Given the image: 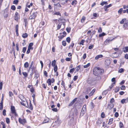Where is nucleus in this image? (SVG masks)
Here are the masks:
<instances>
[{
	"label": "nucleus",
	"instance_id": "1",
	"mask_svg": "<svg viewBox=\"0 0 128 128\" xmlns=\"http://www.w3.org/2000/svg\"><path fill=\"white\" fill-rule=\"evenodd\" d=\"M104 72L103 69L100 68H99L95 67L93 70L94 74L96 76H99Z\"/></svg>",
	"mask_w": 128,
	"mask_h": 128
},
{
	"label": "nucleus",
	"instance_id": "2",
	"mask_svg": "<svg viewBox=\"0 0 128 128\" xmlns=\"http://www.w3.org/2000/svg\"><path fill=\"white\" fill-rule=\"evenodd\" d=\"M20 99L22 100L20 102V104L26 107H27L28 106V104L26 99L25 98H23L22 100L21 98Z\"/></svg>",
	"mask_w": 128,
	"mask_h": 128
},
{
	"label": "nucleus",
	"instance_id": "3",
	"mask_svg": "<svg viewBox=\"0 0 128 128\" xmlns=\"http://www.w3.org/2000/svg\"><path fill=\"white\" fill-rule=\"evenodd\" d=\"M37 14V12H34L32 14L31 13L29 19L31 20L34 19L36 17Z\"/></svg>",
	"mask_w": 128,
	"mask_h": 128
},
{
	"label": "nucleus",
	"instance_id": "4",
	"mask_svg": "<svg viewBox=\"0 0 128 128\" xmlns=\"http://www.w3.org/2000/svg\"><path fill=\"white\" fill-rule=\"evenodd\" d=\"M114 39V38H110L106 39L104 42V44L105 45L108 44L109 42Z\"/></svg>",
	"mask_w": 128,
	"mask_h": 128
},
{
	"label": "nucleus",
	"instance_id": "5",
	"mask_svg": "<svg viewBox=\"0 0 128 128\" xmlns=\"http://www.w3.org/2000/svg\"><path fill=\"white\" fill-rule=\"evenodd\" d=\"M11 112L12 114H14L15 116L17 115V114L16 112L15 108L14 106H11Z\"/></svg>",
	"mask_w": 128,
	"mask_h": 128
},
{
	"label": "nucleus",
	"instance_id": "6",
	"mask_svg": "<svg viewBox=\"0 0 128 128\" xmlns=\"http://www.w3.org/2000/svg\"><path fill=\"white\" fill-rule=\"evenodd\" d=\"M19 18V16L18 13L17 12H16L15 13L14 19L16 21H17Z\"/></svg>",
	"mask_w": 128,
	"mask_h": 128
},
{
	"label": "nucleus",
	"instance_id": "7",
	"mask_svg": "<svg viewBox=\"0 0 128 128\" xmlns=\"http://www.w3.org/2000/svg\"><path fill=\"white\" fill-rule=\"evenodd\" d=\"M18 120L19 122L22 124L26 122V120L25 119H22L20 118H19Z\"/></svg>",
	"mask_w": 128,
	"mask_h": 128
},
{
	"label": "nucleus",
	"instance_id": "8",
	"mask_svg": "<svg viewBox=\"0 0 128 128\" xmlns=\"http://www.w3.org/2000/svg\"><path fill=\"white\" fill-rule=\"evenodd\" d=\"M68 0H59V2L62 4H65L67 2Z\"/></svg>",
	"mask_w": 128,
	"mask_h": 128
},
{
	"label": "nucleus",
	"instance_id": "9",
	"mask_svg": "<svg viewBox=\"0 0 128 128\" xmlns=\"http://www.w3.org/2000/svg\"><path fill=\"white\" fill-rule=\"evenodd\" d=\"M77 99V98H75L73 99V100L70 103L68 106H72L74 102L76 101Z\"/></svg>",
	"mask_w": 128,
	"mask_h": 128
},
{
	"label": "nucleus",
	"instance_id": "10",
	"mask_svg": "<svg viewBox=\"0 0 128 128\" xmlns=\"http://www.w3.org/2000/svg\"><path fill=\"white\" fill-rule=\"evenodd\" d=\"M123 51L124 52H128V46L124 47L123 48Z\"/></svg>",
	"mask_w": 128,
	"mask_h": 128
},
{
	"label": "nucleus",
	"instance_id": "11",
	"mask_svg": "<svg viewBox=\"0 0 128 128\" xmlns=\"http://www.w3.org/2000/svg\"><path fill=\"white\" fill-rule=\"evenodd\" d=\"M121 103L124 104V103H127L128 102V98L126 99H123L121 101Z\"/></svg>",
	"mask_w": 128,
	"mask_h": 128
},
{
	"label": "nucleus",
	"instance_id": "12",
	"mask_svg": "<svg viewBox=\"0 0 128 128\" xmlns=\"http://www.w3.org/2000/svg\"><path fill=\"white\" fill-rule=\"evenodd\" d=\"M103 57V56L102 54H99L95 58L96 60H98L99 58H102Z\"/></svg>",
	"mask_w": 128,
	"mask_h": 128
},
{
	"label": "nucleus",
	"instance_id": "13",
	"mask_svg": "<svg viewBox=\"0 0 128 128\" xmlns=\"http://www.w3.org/2000/svg\"><path fill=\"white\" fill-rule=\"evenodd\" d=\"M105 64L107 66H109L110 63V60H105Z\"/></svg>",
	"mask_w": 128,
	"mask_h": 128
},
{
	"label": "nucleus",
	"instance_id": "14",
	"mask_svg": "<svg viewBox=\"0 0 128 128\" xmlns=\"http://www.w3.org/2000/svg\"><path fill=\"white\" fill-rule=\"evenodd\" d=\"M59 22H65V20L62 18H60L58 20Z\"/></svg>",
	"mask_w": 128,
	"mask_h": 128
},
{
	"label": "nucleus",
	"instance_id": "15",
	"mask_svg": "<svg viewBox=\"0 0 128 128\" xmlns=\"http://www.w3.org/2000/svg\"><path fill=\"white\" fill-rule=\"evenodd\" d=\"M123 26L125 28L127 26L128 27V20H126L125 21Z\"/></svg>",
	"mask_w": 128,
	"mask_h": 128
},
{
	"label": "nucleus",
	"instance_id": "16",
	"mask_svg": "<svg viewBox=\"0 0 128 128\" xmlns=\"http://www.w3.org/2000/svg\"><path fill=\"white\" fill-rule=\"evenodd\" d=\"M33 45V43H30L28 45V48L32 50L33 49V48H32V46Z\"/></svg>",
	"mask_w": 128,
	"mask_h": 128
},
{
	"label": "nucleus",
	"instance_id": "17",
	"mask_svg": "<svg viewBox=\"0 0 128 128\" xmlns=\"http://www.w3.org/2000/svg\"><path fill=\"white\" fill-rule=\"evenodd\" d=\"M49 119L48 118H46L44 119V120L43 122V123H45L48 122Z\"/></svg>",
	"mask_w": 128,
	"mask_h": 128
},
{
	"label": "nucleus",
	"instance_id": "18",
	"mask_svg": "<svg viewBox=\"0 0 128 128\" xmlns=\"http://www.w3.org/2000/svg\"><path fill=\"white\" fill-rule=\"evenodd\" d=\"M95 91V89H94L93 90H92L91 92L89 94V96H92L93 94Z\"/></svg>",
	"mask_w": 128,
	"mask_h": 128
},
{
	"label": "nucleus",
	"instance_id": "19",
	"mask_svg": "<svg viewBox=\"0 0 128 128\" xmlns=\"http://www.w3.org/2000/svg\"><path fill=\"white\" fill-rule=\"evenodd\" d=\"M44 21L41 22L39 26L40 27H41L43 26L44 25Z\"/></svg>",
	"mask_w": 128,
	"mask_h": 128
},
{
	"label": "nucleus",
	"instance_id": "20",
	"mask_svg": "<svg viewBox=\"0 0 128 128\" xmlns=\"http://www.w3.org/2000/svg\"><path fill=\"white\" fill-rule=\"evenodd\" d=\"M29 66L28 63L26 62H25L24 64V66L25 68H27Z\"/></svg>",
	"mask_w": 128,
	"mask_h": 128
},
{
	"label": "nucleus",
	"instance_id": "21",
	"mask_svg": "<svg viewBox=\"0 0 128 128\" xmlns=\"http://www.w3.org/2000/svg\"><path fill=\"white\" fill-rule=\"evenodd\" d=\"M56 61L55 60H53L52 61V64L53 66H54L56 65Z\"/></svg>",
	"mask_w": 128,
	"mask_h": 128
},
{
	"label": "nucleus",
	"instance_id": "22",
	"mask_svg": "<svg viewBox=\"0 0 128 128\" xmlns=\"http://www.w3.org/2000/svg\"><path fill=\"white\" fill-rule=\"evenodd\" d=\"M54 5L56 7H59V8H60L61 7L60 4L58 2L56 4H54Z\"/></svg>",
	"mask_w": 128,
	"mask_h": 128
},
{
	"label": "nucleus",
	"instance_id": "23",
	"mask_svg": "<svg viewBox=\"0 0 128 128\" xmlns=\"http://www.w3.org/2000/svg\"><path fill=\"white\" fill-rule=\"evenodd\" d=\"M108 4V3L107 2L103 1L100 4L102 6H103L104 4Z\"/></svg>",
	"mask_w": 128,
	"mask_h": 128
},
{
	"label": "nucleus",
	"instance_id": "24",
	"mask_svg": "<svg viewBox=\"0 0 128 128\" xmlns=\"http://www.w3.org/2000/svg\"><path fill=\"white\" fill-rule=\"evenodd\" d=\"M77 2L76 0H74L72 2V4L73 5H75L77 3Z\"/></svg>",
	"mask_w": 128,
	"mask_h": 128
},
{
	"label": "nucleus",
	"instance_id": "25",
	"mask_svg": "<svg viewBox=\"0 0 128 128\" xmlns=\"http://www.w3.org/2000/svg\"><path fill=\"white\" fill-rule=\"evenodd\" d=\"M90 65V63H88L87 64H86L84 66V68H88L89 67Z\"/></svg>",
	"mask_w": 128,
	"mask_h": 128
},
{
	"label": "nucleus",
	"instance_id": "26",
	"mask_svg": "<svg viewBox=\"0 0 128 128\" xmlns=\"http://www.w3.org/2000/svg\"><path fill=\"white\" fill-rule=\"evenodd\" d=\"M28 34L26 33L23 34L22 35V37L24 38H26Z\"/></svg>",
	"mask_w": 128,
	"mask_h": 128
},
{
	"label": "nucleus",
	"instance_id": "27",
	"mask_svg": "<svg viewBox=\"0 0 128 128\" xmlns=\"http://www.w3.org/2000/svg\"><path fill=\"white\" fill-rule=\"evenodd\" d=\"M113 120V118H110L109 119L108 123L109 124H110L112 123Z\"/></svg>",
	"mask_w": 128,
	"mask_h": 128
},
{
	"label": "nucleus",
	"instance_id": "28",
	"mask_svg": "<svg viewBox=\"0 0 128 128\" xmlns=\"http://www.w3.org/2000/svg\"><path fill=\"white\" fill-rule=\"evenodd\" d=\"M122 10L123 9L122 8H121L118 10V12L120 14H121Z\"/></svg>",
	"mask_w": 128,
	"mask_h": 128
},
{
	"label": "nucleus",
	"instance_id": "29",
	"mask_svg": "<svg viewBox=\"0 0 128 128\" xmlns=\"http://www.w3.org/2000/svg\"><path fill=\"white\" fill-rule=\"evenodd\" d=\"M114 106V104L113 103H111V104H110L108 105V106L110 107V108H113Z\"/></svg>",
	"mask_w": 128,
	"mask_h": 128
},
{
	"label": "nucleus",
	"instance_id": "30",
	"mask_svg": "<svg viewBox=\"0 0 128 128\" xmlns=\"http://www.w3.org/2000/svg\"><path fill=\"white\" fill-rule=\"evenodd\" d=\"M47 82L48 84L49 85H50L51 84V80L50 79H48L47 81Z\"/></svg>",
	"mask_w": 128,
	"mask_h": 128
},
{
	"label": "nucleus",
	"instance_id": "31",
	"mask_svg": "<svg viewBox=\"0 0 128 128\" xmlns=\"http://www.w3.org/2000/svg\"><path fill=\"white\" fill-rule=\"evenodd\" d=\"M84 40H82L79 43V44L80 45H84Z\"/></svg>",
	"mask_w": 128,
	"mask_h": 128
},
{
	"label": "nucleus",
	"instance_id": "32",
	"mask_svg": "<svg viewBox=\"0 0 128 128\" xmlns=\"http://www.w3.org/2000/svg\"><path fill=\"white\" fill-rule=\"evenodd\" d=\"M126 18H124L122 19V20L120 21V23L121 24H123L125 21H126Z\"/></svg>",
	"mask_w": 128,
	"mask_h": 128
},
{
	"label": "nucleus",
	"instance_id": "33",
	"mask_svg": "<svg viewBox=\"0 0 128 128\" xmlns=\"http://www.w3.org/2000/svg\"><path fill=\"white\" fill-rule=\"evenodd\" d=\"M120 90L119 87H117L115 89V92L116 93L118 92Z\"/></svg>",
	"mask_w": 128,
	"mask_h": 128
},
{
	"label": "nucleus",
	"instance_id": "34",
	"mask_svg": "<svg viewBox=\"0 0 128 128\" xmlns=\"http://www.w3.org/2000/svg\"><path fill=\"white\" fill-rule=\"evenodd\" d=\"M3 105L2 102L0 103V110L3 109Z\"/></svg>",
	"mask_w": 128,
	"mask_h": 128
},
{
	"label": "nucleus",
	"instance_id": "35",
	"mask_svg": "<svg viewBox=\"0 0 128 128\" xmlns=\"http://www.w3.org/2000/svg\"><path fill=\"white\" fill-rule=\"evenodd\" d=\"M62 25V24L60 22L59 23L57 26V29L58 30L61 27V26Z\"/></svg>",
	"mask_w": 128,
	"mask_h": 128
},
{
	"label": "nucleus",
	"instance_id": "36",
	"mask_svg": "<svg viewBox=\"0 0 128 128\" xmlns=\"http://www.w3.org/2000/svg\"><path fill=\"white\" fill-rule=\"evenodd\" d=\"M106 35V34L104 32H102V34H100L99 35V37H100Z\"/></svg>",
	"mask_w": 128,
	"mask_h": 128
},
{
	"label": "nucleus",
	"instance_id": "37",
	"mask_svg": "<svg viewBox=\"0 0 128 128\" xmlns=\"http://www.w3.org/2000/svg\"><path fill=\"white\" fill-rule=\"evenodd\" d=\"M85 19V17L84 16H83L81 20V22L82 23L84 22Z\"/></svg>",
	"mask_w": 128,
	"mask_h": 128
},
{
	"label": "nucleus",
	"instance_id": "38",
	"mask_svg": "<svg viewBox=\"0 0 128 128\" xmlns=\"http://www.w3.org/2000/svg\"><path fill=\"white\" fill-rule=\"evenodd\" d=\"M54 14L55 15H59L60 16H61V15L60 14V12H55Z\"/></svg>",
	"mask_w": 128,
	"mask_h": 128
},
{
	"label": "nucleus",
	"instance_id": "39",
	"mask_svg": "<svg viewBox=\"0 0 128 128\" xmlns=\"http://www.w3.org/2000/svg\"><path fill=\"white\" fill-rule=\"evenodd\" d=\"M6 123L9 124L10 122V119L8 118H6Z\"/></svg>",
	"mask_w": 128,
	"mask_h": 128
},
{
	"label": "nucleus",
	"instance_id": "40",
	"mask_svg": "<svg viewBox=\"0 0 128 128\" xmlns=\"http://www.w3.org/2000/svg\"><path fill=\"white\" fill-rule=\"evenodd\" d=\"M80 66H77L76 68V72H78V70H80Z\"/></svg>",
	"mask_w": 128,
	"mask_h": 128
},
{
	"label": "nucleus",
	"instance_id": "41",
	"mask_svg": "<svg viewBox=\"0 0 128 128\" xmlns=\"http://www.w3.org/2000/svg\"><path fill=\"white\" fill-rule=\"evenodd\" d=\"M124 72V70L122 68H120L118 70V72L120 73H122Z\"/></svg>",
	"mask_w": 128,
	"mask_h": 128
},
{
	"label": "nucleus",
	"instance_id": "42",
	"mask_svg": "<svg viewBox=\"0 0 128 128\" xmlns=\"http://www.w3.org/2000/svg\"><path fill=\"white\" fill-rule=\"evenodd\" d=\"M86 110V109H82L81 112V114H84Z\"/></svg>",
	"mask_w": 128,
	"mask_h": 128
},
{
	"label": "nucleus",
	"instance_id": "43",
	"mask_svg": "<svg viewBox=\"0 0 128 128\" xmlns=\"http://www.w3.org/2000/svg\"><path fill=\"white\" fill-rule=\"evenodd\" d=\"M74 70H75V69L74 68H72L70 70V73H73V72H74Z\"/></svg>",
	"mask_w": 128,
	"mask_h": 128
},
{
	"label": "nucleus",
	"instance_id": "44",
	"mask_svg": "<svg viewBox=\"0 0 128 128\" xmlns=\"http://www.w3.org/2000/svg\"><path fill=\"white\" fill-rule=\"evenodd\" d=\"M22 74L25 77H26L28 76V74L26 72H23Z\"/></svg>",
	"mask_w": 128,
	"mask_h": 128
},
{
	"label": "nucleus",
	"instance_id": "45",
	"mask_svg": "<svg viewBox=\"0 0 128 128\" xmlns=\"http://www.w3.org/2000/svg\"><path fill=\"white\" fill-rule=\"evenodd\" d=\"M54 70L55 72H56L57 70V65L54 66Z\"/></svg>",
	"mask_w": 128,
	"mask_h": 128
},
{
	"label": "nucleus",
	"instance_id": "46",
	"mask_svg": "<svg viewBox=\"0 0 128 128\" xmlns=\"http://www.w3.org/2000/svg\"><path fill=\"white\" fill-rule=\"evenodd\" d=\"M66 41L68 43H70V38L69 37H67L66 38Z\"/></svg>",
	"mask_w": 128,
	"mask_h": 128
},
{
	"label": "nucleus",
	"instance_id": "47",
	"mask_svg": "<svg viewBox=\"0 0 128 128\" xmlns=\"http://www.w3.org/2000/svg\"><path fill=\"white\" fill-rule=\"evenodd\" d=\"M3 83L2 82L0 81V90H1L2 88Z\"/></svg>",
	"mask_w": 128,
	"mask_h": 128
},
{
	"label": "nucleus",
	"instance_id": "48",
	"mask_svg": "<svg viewBox=\"0 0 128 128\" xmlns=\"http://www.w3.org/2000/svg\"><path fill=\"white\" fill-rule=\"evenodd\" d=\"M91 80V78H88L87 82L88 83V84H90L91 83V81H90Z\"/></svg>",
	"mask_w": 128,
	"mask_h": 128
},
{
	"label": "nucleus",
	"instance_id": "49",
	"mask_svg": "<svg viewBox=\"0 0 128 128\" xmlns=\"http://www.w3.org/2000/svg\"><path fill=\"white\" fill-rule=\"evenodd\" d=\"M112 6V4H110L107 5V6H104L105 7L107 8H108L110 7H111Z\"/></svg>",
	"mask_w": 128,
	"mask_h": 128
},
{
	"label": "nucleus",
	"instance_id": "50",
	"mask_svg": "<svg viewBox=\"0 0 128 128\" xmlns=\"http://www.w3.org/2000/svg\"><path fill=\"white\" fill-rule=\"evenodd\" d=\"M18 0H14L13 1V3L14 4H18Z\"/></svg>",
	"mask_w": 128,
	"mask_h": 128
},
{
	"label": "nucleus",
	"instance_id": "51",
	"mask_svg": "<svg viewBox=\"0 0 128 128\" xmlns=\"http://www.w3.org/2000/svg\"><path fill=\"white\" fill-rule=\"evenodd\" d=\"M120 128H123V124L122 122H120Z\"/></svg>",
	"mask_w": 128,
	"mask_h": 128
},
{
	"label": "nucleus",
	"instance_id": "52",
	"mask_svg": "<svg viewBox=\"0 0 128 128\" xmlns=\"http://www.w3.org/2000/svg\"><path fill=\"white\" fill-rule=\"evenodd\" d=\"M123 13H127L128 14V9H126V10H122Z\"/></svg>",
	"mask_w": 128,
	"mask_h": 128
},
{
	"label": "nucleus",
	"instance_id": "53",
	"mask_svg": "<svg viewBox=\"0 0 128 128\" xmlns=\"http://www.w3.org/2000/svg\"><path fill=\"white\" fill-rule=\"evenodd\" d=\"M115 83V82H113L112 84V85L110 86V89H111L113 87Z\"/></svg>",
	"mask_w": 128,
	"mask_h": 128
},
{
	"label": "nucleus",
	"instance_id": "54",
	"mask_svg": "<svg viewBox=\"0 0 128 128\" xmlns=\"http://www.w3.org/2000/svg\"><path fill=\"white\" fill-rule=\"evenodd\" d=\"M26 48L25 47H24L23 48V49H22V52L23 53H24L26 52Z\"/></svg>",
	"mask_w": 128,
	"mask_h": 128
},
{
	"label": "nucleus",
	"instance_id": "55",
	"mask_svg": "<svg viewBox=\"0 0 128 128\" xmlns=\"http://www.w3.org/2000/svg\"><path fill=\"white\" fill-rule=\"evenodd\" d=\"M101 116L102 118H104L105 117V114L103 112L101 114Z\"/></svg>",
	"mask_w": 128,
	"mask_h": 128
},
{
	"label": "nucleus",
	"instance_id": "56",
	"mask_svg": "<svg viewBox=\"0 0 128 128\" xmlns=\"http://www.w3.org/2000/svg\"><path fill=\"white\" fill-rule=\"evenodd\" d=\"M11 8L12 10H14L16 9V7L14 6L13 5L12 6Z\"/></svg>",
	"mask_w": 128,
	"mask_h": 128
},
{
	"label": "nucleus",
	"instance_id": "57",
	"mask_svg": "<svg viewBox=\"0 0 128 128\" xmlns=\"http://www.w3.org/2000/svg\"><path fill=\"white\" fill-rule=\"evenodd\" d=\"M66 44V41H62V45L64 46H65Z\"/></svg>",
	"mask_w": 128,
	"mask_h": 128
},
{
	"label": "nucleus",
	"instance_id": "58",
	"mask_svg": "<svg viewBox=\"0 0 128 128\" xmlns=\"http://www.w3.org/2000/svg\"><path fill=\"white\" fill-rule=\"evenodd\" d=\"M52 2L55 3L58 2L59 0H52Z\"/></svg>",
	"mask_w": 128,
	"mask_h": 128
},
{
	"label": "nucleus",
	"instance_id": "59",
	"mask_svg": "<svg viewBox=\"0 0 128 128\" xmlns=\"http://www.w3.org/2000/svg\"><path fill=\"white\" fill-rule=\"evenodd\" d=\"M114 99L113 98H112L110 100V102L111 103H112L114 102Z\"/></svg>",
	"mask_w": 128,
	"mask_h": 128
},
{
	"label": "nucleus",
	"instance_id": "60",
	"mask_svg": "<svg viewBox=\"0 0 128 128\" xmlns=\"http://www.w3.org/2000/svg\"><path fill=\"white\" fill-rule=\"evenodd\" d=\"M16 50L18 51L19 50V48H18V44H16Z\"/></svg>",
	"mask_w": 128,
	"mask_h": 128
},
{
	"label": "nucleus",
	"instance_id": "61",
	"mask_svg": "<svg viewBox=\"0 0 128 128\" xmlns=\"http://www.w3.org/2000/svg\"><path fill=\"white\" fill-rule=\"evenodd\" d=\"M125 86H124L122 85L120 87V89L121 90H124L125 89Z\"/></svg>",
	"mask_w": 128,
	"mask_h": 128
},
{
	"label": "nucleus",
	"instance_id": "62",
	"mask_svg": "<svg viewBox=\"0 0 128 128\" xmlns=\"http://www.w3.org/2000/svg\"><path fill=\"white\" fill-rule=\"evenodd\" d=\"M9 94L10 96H11L13 95V94L11 92H9Z\"/></svg>",
	"mask_w": 128,
	"mask_h": 128
},
{
	"label": "nucleus",
	"instance_id": "63",
	"mask_svg": "<svg viewBox=\"0 0 128 128\" xmlns=\"http://www.w3.org/2000/svg\"><path fill=\"white\" fill-rule=\"evenodd\" d=\"M114 116L115 117H118V113L117 112H115L114 114Z\"/></svg>",
	"mask_w": 128,
	"mask_h": 128
},
{
	"label": "nucleus",
	"instance_id": "64",
	"mask_svg": "<svg viewBox=\"0 0 128 128\" xmlns=\"http://www.w3.org/2000/svg\"><path fill=\"white\" fill-rule=\"evenodd\" d=\"M71 58H66L65 60L67 61H70Z\"/></svg>",
	"mask_w": 128,
	"mask_h": 128
}]
</instances>
